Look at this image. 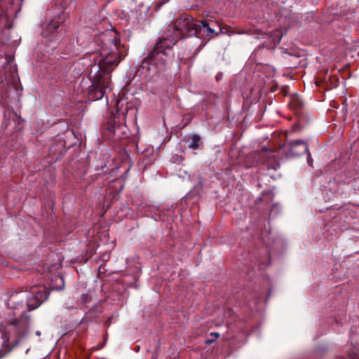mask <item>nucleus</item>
Returning <instances> with one entry per match:
<instances>
[{"instance_id": "nucleus-1", "label": "nucleus", "mask_w": 359, "mask_h": 359, "mask_svg": "<svg viewBox=\"0 0 359 359\" xmlns=\"http://www.w3.org/2000/svg\"><path fill=\"white\" fill-rule=\"evenodd\" d=\"M95 42L100 46L99 55H95V65L91 67L89 79L91 85L88 91L90 101L100 100L112 89L111 72L126 55V48L121 43L119 34L115 31L101 33Z\"/></svg>"}, {"instance_id": "nucleus-2", "label": "nucleus", "mask_w": 359, "mask_h": 359, "mask_svg": "<svg viewBox=\"0 0 359 359\" xmlns=\"http://www.w3.org/2000/svg\"><path fill=\"white\" fill-rule=\"evenodd\" d=\"M199 34L203 40L207 41L219 35V32L210 26L208 20L196 21L189 15H182L173 25L167 27V36L158 41L149 55L144 58L140 69L149 72L151 69V66L163 64L165 60L163 56L167 55V50H170L179 40L183 38L196 36Z\"/></svg>"}, {"instance_id": "nucleus-3", "label": "nucleus", "mask_w": 359, "mask_h": 359, "mask_svg": "<svg viewBox=\"0 0 359 359\" xmlns=\"http://www.w3.org/2000/svg\"><path fill=\"white\" fill-rule=\"evenodd\" d=\"M49 292L44 286H34L29 291H22L13 294L8 302V306L13 310L11 318H26L29 320L30 330V316L27 311H32L39 307L48 299Z\"/></svg>"}, {"instance_id": "nucleus-4", "label": "nucleus", "mask_w": 359, "mask_h": 359, "mask_svg": "<svg viewBox=\"0 0 359 359\" xmlns=\"http://www.w3.org/2000/svg\"><path fill=\"white\" fill-rule=\"evenodd\" d=\"M29 334V320L23 318H11L9 314V318L1 324L0 328V358L26 342Z\"/></svg>"}, {"instance_id": "nucleus-5", "label": "nucleus", "mask_w": 359, "mask_h": 359, "mask_svg": "<svg viewBox=\"0 0 359 359\" xmlns=\"http://www.w3.org/2000/svg\"><path fill=\"white\" fill-rule=\"evenodd\" d=\"M57 4L64 8V11L57 16H55L41 32L42 36L44 39H47L50 43H53L59 27L69 17V13L67 12V8L70 6L75 7L76 6L74 0H61V1H58Z\"/></svg>"}, {"instance_id": "nucleus-6", "label": "nucleus", "mask_w": 359, "mask_h": 359, "mask_svg": "<svg viewBox=\"0 0 359 359\" xmlns=\"http://www.w3.org/2000/svg\"><path fill=\"white\" fill-rule=\"evenodd\" d=\"M255 158L259 163L265 165L268 170H276L280 167L277 153L275 151L263 148L255 154Z\"/></svg>"}, {"instance_id": "nucleus-7", "label": "nucleus", "mask_w": 359, "mask_h": 359, "mask_svg": "<svg viewBox=\"0 0 359 359\" xmlns=\"http://www.w3.org/2000/svg\"><path fill=\"white\" fill-rule=\"evenodd\" d=\"M287 154L290 156L295 157L307 154V161L309 164H311V155L309 151L308 144L301 140L288 141L286 143Z\"/></svg>"}, {"instance_id": "nucleus-8", "label": "nucleus", "mask_w": 359, "mask_h": 359, "mask_svg": "<svg viewBox=\"0 0 359 359\" xmlns=\"http://www.w3.org/2000/svg\"><path fill=\"white\" fill-rule=\"evenodd\" d=\"M123 128H124V126L116 124V116L111 114L107 122L106 126V129L109 131V133L114 135H117L118 136H119L118 135V132L120 129H122Z\"/></svg>"}, {"instance_id": "nucleus-9", "label": "nucleus", "mask_w": 359, "mask_h": 359, "mask_svg": "<svg viewBox=\"0 0 359 359\" xmlns=\"http://www.w3.org/2000/svg\"><path fill=\"white\" fill-rule=\"evenodd\" d=\"M189 144L188 145L189 148L192 149H201L203 144L201 141V137L198 135L191 134L189 135Z\"/></svg>"}, {"instance_id": "nucleus-10", "label": "nucleus", "mask_w": 359, "mask_h": 359, "mask_svg": "<svg viewBox=\"0 0 359 359\" xmlns=\"http://www.w3.org/2000/svg\"><path fill=\"white\" fill-rule=\"evenodd\" d=\"M290 105L292 110L297 111L303 108L304 102L299 95H294L291 97Z\"/></svg>"}, {"instance_id": "nucleus-11", "label": "nucleus", "mask_w": 359, "mask_h": 359, "mask_svg": "<svg viewBox=\"0 0 359 359\" xmlns=\"http://www.w3.org/2000/svg\"><path fill=\"white\" fill-rule=\"evenodd\" d=\"M339 184H337L335 180L330 181L327 188L334 194H339V189L335 187H339Z\"/></svg>"}, {"instance_id": "nucleus-12", "label": "nucleus", "mask_w": 359, "mask_h": 359, "mask_svg": "<svg viewBox=\"0 0 359 359\" xmlns=\"http://www.w3.org/2000/svg\"><path fill=\"white\" fill-rule=\"evenodd\" d=\"M219 337V333L218 332H211L209 335V337L205 340V344H210L216 341V339Z\"/></svg>"}, {"instance_id": "nucleus-13", "label": "nucleus", "mask_w": 359, "mask_h": 359, "mask_svg": "<svg viewBox=\"0 0 359 359\" xmlns=\"http://www.w3.org/2000/svg\"><path fill=\"white\" fill-rule=\"evenodd\" d=\"M219 33L231 36V35L234 34L236 32L234 31L231 30L229 27L226 26V27H219Z\"/></svg>"}, {"instance_id": "nucleus-14", "label": "nucleus", "mask_w": 359, "mask_h": 359, "mask_svg": "<svg viewBox=\"0 0 359 359\" xmlns=\"http://www.w3.org/2000/svg\"><path fill=\"white\" fill-rule=\"evenodd\" d=\"M348 359H359V355L355 351L352 350L348 352Z\"/></svg>"}, {"instance_id": "nucleus-15", "label": "nucleus", "mask_w": 359, "mask_h": 359, "mask_svg": "<svg viewBox=\"0 0 359 359\" xmlns=\"http://www.w3.org/2000/svg\"><path fill=\"white\" fill-rule=\"evenodd\" d=\"M59 280L62 282V283L63 284L64 282H63V279L62 278H59ZM63 288V285L59 288H57V290H61Z\"/></svg>"}, {"instance_id": "nucleus-16", "label": "nucleus", "mask_w": 359, "mask_h": 359, "mask_svg": "<svg viewBox=\"0 0 359 359\" xmlns=\"http://www.w3.org/2000/svg\"><path fill=\"white\" fill-rule=\"evenodd\" d=\"M35 334H36V336H38V337H40V336L41 335V332H40V331H36V332H35Z\"/></svg>"}, {"instance_id": "nucleus-17", "label": "nucleus", "mask_w": 359, "mask_h": 359, "mask_svg": "<svg viewBox=\"0 0 359 359\" xmlns=\"http://www.w3.org/2000/svg\"><path fill=\"white\" fill-rule=\"evenodd\" d=\"M106 341H107V337H105L104 339V344L100 347V348H103V346H104L105 343H106Z\"/></svg>"}, {"instance_id": "nucleus-18", "label": "nucleus", "mask_w": 359, "mask_h": 359, "mask_svg": "<svg viewBox=\"0 0 359 359\" xmlns=\"http://www.w3.org/2000/svg\"><path fill=\"white\" fill-rule=\"evenodd\" d=\"M351 334H353V328L351 329ZM351 341L353 340V335H351Z\"/></svg>"}, {"instance_id": "nucleus-19", "label": "nucleus", "mask_w": 359, "mask_h": 359, "mask_svg": "<svg viewBox=\"0 0 359 359\" xmlns=\"http://www.w3.org/2000/svg\"><path fill=\"white\" fill-rule=\"evenodd\" d=\"M56 44L57 43H55V44H54L53 46H52V49H55L56 48Z\"/></svg>"}, {"instance_id": "nucleus-20", "label": "nucleus", "mask_w": 359, "mask_h": 359, "mask_svg": "<svg viewBox=\"0 0 359 359\" xmlns=\"http://www.w3.org/2000/svg\"><path fill=\"white\" fill-rule=\"evenodd\" d=\"M152 359H156V355H155L154 354H153V355H152Z\"/></svg>"}, {"instance_id": "nucleus-21", "label": "nucleus", "mask_w": 359, "mask_h": 359, "mask_svg": "<svg viewBox=\"0 0 359 359\" xmlns=\"http://www.w3.org/2000/svg\"><path fill=\"white\" fill-rule=\"evenodd\" d=\"M125 130H126V135H127V130H127V128H126V127L125 128Z\"/></svg>"}, {"instance_id": "nucleus-22", "label": "nucleus", "mask_w": 359, "mask_h": 359, "mask_svg": "<svg viewBox=\"0 0 359 359\" xmlns=\"http://www.w3.org/2000/svg\"><path fill=\"white\" fill-rule=\"evenodd\" d=\"M262 198H258L257 199V201H262Z\"/></svg>"}, {"instance_id": "nucleus-23", "label": "nucleus", "mask_w": 359, "mask_h": 359, "mask_svg": "<svg viewBox=\"0 0 359 359\" xmlns=\"http://www.w3.org/2000/svg\"><path fill=\"white\" fill-rule=\"evenodd\" d=\"M358 128H359V119H358Z\"/></svg>"}]
</instances>
